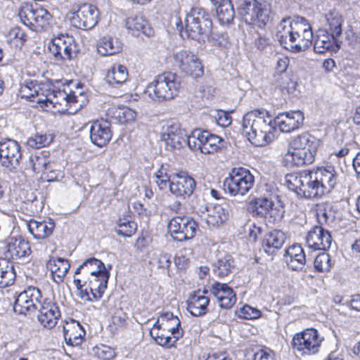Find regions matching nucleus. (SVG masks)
<instances>
[{
	"label": "nucleus",
	"mask_w": 360,
	"mask_h": 360,
	"mask_svg": "<svg viewBox=\"0 0 360 360\" xmlns=\"http://www.w3.org/2000/svg\"><path fill=\"white\" fill-rule=\"evenodd\" d=\"M276 37L280 44L294 53L307 50L312 44L313 32L310 24L303 17L282 19L276 27Z\"/></svg>",
	"instance_id": "f257e3e1"
},
{
	"label": "nucleus",
	"mask_w": 360,
	"mask_h": 360,
	"mask_svg": "<svg viewBox=\"0 0 360 360\" xmlns=\"http://www.w3.org/2000/svg\"><path fill=\"white\" fill-rule=\"evenodd\" d=\"M242 127L245 136L256 146H264L274 139L273 119L264 109L248 112L243 116Z\"/></svg>",
	"instance_id": "f03ea898"
},
{
	"label": "nucleus",
	"mask_w": 360,
	"mask_h": 360,
	"mask_svg": "<svg viewBox=\"0 0 360 360\" xmlns=\"http://www.w3.org/2000/svg\"><path fill=\"white\" fill-rule=\"evenodd\" d=\"M180 81L176 74L165 72L155 77L143 91L145 96L154 101H163L173 98L180 89Z\"/></svg>",
	"instance_id": "7ed1b4c3"
},
{
	"label": "nucleus",
	"mask_w": 360,
	"mask_h": 360,
	"mask_svg": "<svg viewBox=\"0 0 360 360\" xmlns=\"http://www.w3.org/2000/svg\"><path fill=\"white\" fill-rule=\"evenodd\" d=\"M285 184L290 190L304 198L319 199L326 195L311 171L304 174H287Z\"/></svg>",
	"instance_id": "20e7f679"
},
{
	"label": "nucleus",
	"mask_w": 360,
	"mask_h": 360,
	"mask_svg": "<svg viewBox=\"0 0 360 360\" xmlns=\"http://www.w3.org/2000/svg\"><path fill=\"white\" fill-rule=\"evenodd\" d=\"M212 21L207 12L202 8H192L184 18V30L186 36L192 39L205 41L211 34Z\"/></svg>",
	"instance_id": "39448f33"
},
{
	"label": "nucleus",
	"mask_w": 360,
	"mask_h": 360,
	"mask_svg": "<svg viewBox=\"0 0 360 360\" xmlns=\"http://www.w3.org/2000/svg\"><path fill=\"white\" fill-rule=\"evenodd\" d=\"M109 272L103 271L97 275L89 276L83 283L79 278H74L73 283L79 291L81 299L85 301H97L107 288Z\"/></svg>",
	"instance_id": "423d86ee"
},
{
	"label": "nucleus",
	"mask_w": 360,
	"mask_h": 360,
	"mask_svg": "<svg viewBox=\"0 0 360 360\" xmlns=\"http://www.w3.org/2000/svg\"><path fill=\"white\" fill-rule=\"evenodd\" d=\"M255 177L249 169L234 167L224 179V190L231 196L245 195L254 186Z\"/></svg>",
	"instance_id": "0eeeda50"
},
{
	"label": "nucleus",
	"mask_w": 360,
	"mask_h": 360,
	"mask_svg": "<svg viewBox=\"0 0 360 360\" xmlns=\"http://www.w3.org/2000/svg\"><path fill=\"white\" fill-rule=\"evenodd\" d=\"M238 12L245 23L257 27H264L269 21V8L257 0L244 1Z\"/></svg>",
	"instance_id": "6e6552de"
},
{
	"label": "nucleus",
	"mask_w": 360,
	"mask_h": 360,
	"mask_svg": "<svg viewBox=\"0 0 360 360\" xmlns=\"http://www.w3.org/2000/svg\"><path fill=\"white\" fill-rule=\"evenodd\" d=\"M323 340L318 330L311 328L296 333L292 338L291 345L301 355H311L319 352Z\"/></svg>",
	"instance_id": "1a4fd4ad"
},
{
	"label": "nucleus",
	"mask_w": 360,
	"mask_h": 360,
	"mask_svg": "<svg viewBox=\"0 0 360 360\" xmlns=\"http://www.w3.org/2000/svg\"><path fill=\"white\" fill-rule=\"evenodd\" d=\"M167 227L174 240L184 241L195 236L198 225L188 217L176 216L170 219Z\"/></svg>",
	"instance_id": "9d476101"
},
{
	"label": "nucleus",
	"mask_w": 360,
	"mask_h": 360,
	"mask_svg": "<svg viewBox=\"0 0 360 360\" xmlns=\"http://www.w3.org/2000/svg\"><path fill=\"white\" fill-rule=\"evenodd\" d=\"M174 65L183 72L193 77L202 76L204 71L201 62L196 55L189 50H179L172 56Z\"/></svg>",
	"instance_id": "9b49d317"
},
{
	"label": "nucleus",
	"mask_w": 360,
	"mask_h": 360,
	"mask_svg": "<svg viewBox=\"0 0 360 360\" xmlns=\"http://www.w3.org/2000/svg\"><path fill=\"white\" fill-rule=\"evenodd\" d=\"M99 12L91 4H84L76 11L70 13V21L72 26L81 30H90L98 22Z\"/></svg>",
	"instance_id": "f8f14e48"
},
{
	"label": "nucleus",
	"mask_w": 360,
	"mask_h": 360,
	"mask_svg": "<svg viewBox=\"0 0 360 360\" xmlns=\"http://www.w3.org/2000/svg\"><path fill=\"white\" fill-rule=\"evenodd\" d=\"M41 299V291L34 287H29L15 298L13 309L15 313L27 314L34 312L39 308Z\"/></svg>",
	"instance_id": "ddd939ff"
},
{
	"label": "nucleus",
	"mask_w": 360,
	"mask_h": 360,
	"mask_svg": "<svg viewBox=\"0 0 360 360\" xmlns=\"http://www.w3.org/2000/svg\"><path fill=\"white\" fill-rule=\"evenodd\" d=\"M22 158L19 143L11 139H2L0 141V162L3 167L9 169H15Z\"/></svg>",
	"instance_id": "4468645a"
},
{
	"label": "nucleus",
	"mask_w": 360,
	"mask_h": 360,
	"mask_svg": "<svg viewBox=\"0 0 360 360\" xmlns=\"http://www.w3.org/2000/svg\"><path fill=\"white\" fill-rule=\"evenodd\" d=\"M49 50L56 60H65L71 58L77 48L72 36L60 34L49 43Z\"/></svg>",
	"instance_id": "2eb2a0df"
},
{
	"label": "nucleus",
	"mask_w": 360,
	"mask_h": 360,
	"mask_svg": "<svg viewBox=\"0 0 360 360\" xmlns=\"http://www.w3.org/2000/svg\"><path fill=\"white\" fill-rule=\"evenodd\" d=\"M196 186L193 178L186 173L174 174L172 175L169 185L170 192L176 197L186 198L191 196Z\"/></svg>",
	"instance_id": "dca6fc26"
},
{
	"label": "nucleus",
	"mask_w": 360,
	"mask_h": 360,
	"mask_svg": "<svg viewBox=\"0 0 360 360\" xmlns=\"http://www.w3.org/2000/svg\"><path fill=\"white\" fill-rule=\"evenodd\" d=\"M38 309L39 313L37 319L39 323L49 329L55 327L60 317L58 304L49 299H44L43 302L40 301Z\"/></svg>",
	"instance_id": "f3484780"
},
{
	"label": "nucleus",
	"mask_w": 360,
	"mask_h": 360,
	"mask_svg": "<svg viewBox=\"0 0 360 360\" xmlns=\"http://www.w3.org/2000/svg\"><path fill=\"white\" fill-rule=\"evenodd\" d=\"M331 243L330 233L320 226L313 227L306 236V243L313 250H326L330 247Z\"/></svg>",
	"instance_id": "a211bd4d"
},
{
	"label": "nucleus",
	"mask_w": 360,
	"mask_h": 360,
	"mask_svg": "<svg viewBox=\"0 0 360 360\" xmlns=\"http://www.w3.org/2000/svg\"><path fill=\"white\" fill-rule=\"evenodd\" d=\"M304 115L300 110H295L279 113L274 120L273 123L277 125L283 132L288 133L298 129L304 121Z\"/></svg>",
	"instance_id": "6ab92c4d"
},
{
	"label": "nucleus",
	"mask_w": 360,
	"mask_h": 360,
	"mask_svg": "<svg viewBox=\"0 0 360 360\" xmlns=\"http://www.w3.org/2000/svg\"><path fill=\"white\" fill-rule=\"evenodd\" d=\"M89 133L91 143L100 148L106 146L112 136L110 124L104 120L93 122Z\"/></svg>",
	"instance_id": "aec40b11"
},
{
	"label": "nucleus",
	"mask_w": 360,
	"mask_h": 360,
	"mask_svg": "<svg viewBox=\"0 0 360 360\" xmlns=\"http://www.w3.org/2000/svg\"><path fill=\"white\" fill-rule=\"evenodd\" d=\"M311 171L326 194L330 192L339 182V173L333 166L318 167Z\"/></svg>",
	"instance_id": "412c9836"
},
{
	"label": "nucleus",
	"mask_w": 360,
	"mask_h": 360,
	"mask_svg": "<svg viewBox=\"0 0 360 360\" xmlns=\"http://www.w3.org/2000/svg\"><path fill=\"white\" fill-rule=\"evenodd\" d=\"M274 201L266 197L253 198L248 206V211L255 217H273L277 212Z\"/></svg>",
	"instance_id": "4be33fe9"
},
{
	"label": "nucleus",
	"mask_w": 360,
	"mask_h": 360,
	"mask_svg": "<svg viewBox=\"0 0 360 360\" xmlns=\"http://www.w3.org/2000/svg\"><path fill=\"white\" fill-rule=\"evenodd\" d=\"M187 132L178 124L168 125L162 132V139L172 149H180L186 145Z\"/></svg>",
	"instance_id": "5701e85b"
},
{
	"label": "nucleus",
	"mask_w": 360,
	"mask_h": 360,
	"mask_svg": "<svg viewBox=\"0 0 360 360\" xmlns=\"http://www.w3.org/2000/svg\"><path fill=\"white\" fill-rule=\"evenodd\" d=\"M31 254V248L27 241L21 238H11L5 247L4 255L6 259H20L28 257Z\"/></svg>",
	"instance_id": "b1692460"
},
{
	"label": "nucleus",
	"mask_w": 360,
	"mask_h": 360,
	"mask_svg": "<svg viewBox=\"0 0 360 360\" xmlns=\"http://www.w3.org/2000/svg\"><path fill=\"white\" fill-rule=\"evenodd\" d=\"M212 293L216 297L220 307L231 308L236 302L233 289L226 283H214L212 285Z\"/></svg>",
	"instance_id": "393cba45"
},
{
	"label": "nucleus",
	"mask_w": 360,
	"mask_h": 360,
	"mask_svg": "<svg viewBox=\"0 0 360 360\" xmlns=\"http://www.w3.org/2000/svg\"><path fill=\"white\" fill-rule=\"evenodd\" d=\"M336 39L337 37H333L326 30H319L314 37V51L317 53H324L328 51H337L339 49V46L335 44Z\"/></svg>",
	"instance_id": "a878e982"
},
{
	"label": "nucleus",
	"mask_w": 360,
	"mask_h": 360,
	"mask_svg": "<svg viewBox=\"0 0 360 360\" xmlns=\"http://www.w3.org/2000/svg\"><path fill=\"white\" fill-rule=\"evenodd\" d=\"M284 257L288 266L293 271L301 270L305 265V254L300 245L290 246L285 250Z\"/></svg>",
	"instance_id": "bb28decb"
},
{
	"label": "nucleus",
	"mask_w": 360,
	"mask_h": 360,
	"mask_svg": "<svg viewBox=\"0 0 360 360\" xmlns=\"http://www.w3.org/2000/svg\"><path fill=\"white\" fill-rule=\"evenodd\" d=\"M86 334L82 326L75 320L67 322L63 327V335L68 345L72 346L79 345Z\"/></svg>",
	"instance_id": "cd10ccee"
},
{
	"label": "nucleus",
	"mask_w": 360,
	"mask_h": 360,
	"mask_svg": "<svg viewBox=\"0 0 360 360\" xmlns=\"http://www.w3.org/2000/svg\"><path fill=\"white\" fill-rule=\"evenodd\" d=\"M315 153L309 152V149L304 151L288 148L285 154L284 160L289 166H303L314 162Z\"/></svg>",
	"instance_id": "c85d7f7f"
},
{
	"label": "nucleus",
	"mask_w": 360,
	"mask_h": 360,
	"mask_svg": "<svg viewBox=\"0 0 360 360\" xmlns=\"http://www.w3.org/2000/svg\"><path fill=\"white\" fill-rule=\"evenodd\" d=\"M125 26L132 35L136 37H139L141 34L150 37L154 34L153 29L150 27L148 22L142 16H135L127 18Z\"/></svg>",
	"instance_id": "c756f323"
},
{
	"label": "nucleus",
	"mask_w": 360,
	"mask_h": 360,
	"mask_svg": "<svg viewBox=\"0 0 360 360\" xmlns=\"http://www.w3.org/2000/svg\"><path fill=\"white\" fill-rule=\"evenodd\" d=\"M30 233L36 239H45L50 236L55 228V223L51 220H30L27 224Z\"/></svg>",
	"instance_id": "7c9ffc66"
},
{
	"label": "nucleus",
	"mask_w": 360,
	"mask_h": 360,
	"mask_svg": "<svg viewBox=\"0 0 360 360\" xmlns=\"http://www.w3.org/2000/svg\"><path fill=\"white\" fill-rule=\"evenodd\" d=\"M285 240L283 232L273 230L267 233L262 241V248L269 255H273L277 250L281 248Z\"/></svg>",
	"instance_id": "2f4dec72"
},
{
	"label": "nucleus",
	"mask_w": 360,
	"mask_h": 360,
	"mask_svg": "<svg viewBox=\"0 0 360 360\" xmlns=\"http://www.w3.org/2000/svg\"><path fill=\"white\" fill-rule=\"evenodd\" d=\"M46 265L51 272L53 281L57 283L63 282L70 267L68 260L60 257L51 258Z\"/></svg>",
	"instance_id": "473e14b6"
},
{
	"label": "nucleus",
	"mask_w": 360,
	"mask_h": 360,
	"mask_svg": "<svg viewBox=\"0 0 360 360\" xmlns=\"http://www.w3.org/2000/svg\"><path fill=\"white\" fill-rule=\"evenodd\" d=\"M210 299L200 292L191 295L187 301V309L194 316H202L207 312Z\"/></svg>",
	"instance_id": "72a5a7b5"
},
{
	"label": "nucleus",
	"mask_w": 360,
	"mask_h": 360,
	"mask_svg": "<svg viewBox=\"0 0 360 360\" xmlns=\"http://www.w3.org/2000/svg\"><path fill=\"white\" fill-rule=\"evenodd\" d=\"M318 145V141L314 136L308 133H303L292 139L288 148L304 151L309 149V152L316 153Z\"/></svg>",
	"instance_id": "f704fd0d"
},
{
	"label": "nucleus",
	"mask_w": 360,
	"mask_h": 360,
	"mask_svg": "<svg viewBox=\"0 0 360 360\" xmlns=\"http://www.w3.org/2000/svg\"><path fill=\"white\" fill-rule=\"evenodd\" d=\"M128 70L121 64H114L107 72L106 82L112 87L124 84L128 79Z\"/></svg>",
	"instance_id": "c9c22d12"
},
{
	"label": "nucleus",
	"mask_w": 360,
	"mask_h": 360,
	"mask_svg": "<svg viewBox=\"0 0 360 360\" xmlns=\"http://www.w3.org/2000/svg\"><path fill=\"white\" fill-rule=\"evenodd\" d=\"M207 210V214L205 220L210 227H219L228 219V211L220 205L210 207Z\"/></svg>",
	"instance_id": "e433bc0d"
},
{
	"label": "nucleus",
	"mask_w": 360,
	"mask_h": 360,
	"mask_svg": "<svg viewBox=\"0 0 360 360\" xmlns=\"http://www.w3.org/2000/svg\"><path fill=\"white\" fill-rule=\"evenodd\" d=\"M215 4L216 15L221 24L229 25L234 19L235 11L230 0H220Z\"/></svg>",
	"instance_id": "4c0bfd02"
},
{
	"label": "nucleus",
	"mask_w": 360,
	"mask_h": 360,
	"mask_svg": "<svg viewBox=\"0 0 360 360\" xmlns=\"http://www.w3.org/2000/svg\"><path fill=\"white\" fill-rule=\"evenodd\" d=\"M97 50L101 56H110L122 50L120 41L112 37H103L97 42Z\"/></svg>",
	"instance_id": "58836bf2"
},
{
	"label": "nucleus",
	"mask_w": 360,
	"mask_h": 360,
	"mask_svg": "<svg viewBox=\"0 0 360 360\" xmlns=\"http://www.w3.org/2000/svg\"><path fill=\"white\" fill-rule=\"evenodd\" d=\"M36 6L29 3H22L18 8V15L21 22L32 30H35Z\"/></svg>",
	"instance_id": "ea45409f"
},
{
	"label": "nucleus",
	"mask_w": 360,
	"mask_h": 360,
	"mask_svg": "<svg viewBox=\"0 0 360 360\" xmlns=\"http://www.w3.org/2000/svg\"><path fill=\"white\" fill-rule=\"evenodd\" d=\"M150 335L157 344L162 347H172L177 341L173 338V335L162 329V327L155 325L153 326Z\"/></svg>",
	"instance_id": "a19ab883"
},
{
	"label": "nucleus",
	"mask_w": 360,
	"mask_h": 360,
	"mask_svg": "<svg viewBox=\"0 0 360 360\" xmlns=\"http://www.w3.org/2000/svg\"><path fill=\"white\" fill-rule=\"evenodd\" d=\"M15 279V272L12 264L6 259H0V288L11 285Z\"/></svg>",
	"instance_id": "79ce46f5"
},
{
	"label": "nucleus",
	"mask_w": 360,
	"mask_h": 360,
	"mask_svg": "<svg viewBox=\"0 0 360 360\" xmlns=\"http://www.w3.org/2000/svg\"><path fill=\"white\" fill-rule=\"evenodd\" d=\"M326 20L333 37H340L342 34V26L344 21L342 15L338 12L332 11L326 15Z\"/></svg>",
	"instance_id": "37998d69"
},
{
	"label": "nucleus",
	"mask_w": 360,
	"mask_h": 360,
	"mask_svg": "<svg viewBox=\"0 0 360 360\" xmlns=\"http://www.w3.org/2000/svg\"><path fill=\"white\" fill-rule=\"evenodd\" d=\"M38 95L36 96V102L38 103L57 104L58 101H54V92L49 83H41L37 84Z\"/></svg>",
	"instance_id": "c03bdc74"
},
{
	"label": "nucleus",
	"mask_w": 360,
	"mask_h": 360,
	"mask_svg": "<svg viewBox=\"0 0 360 360\" xmlns=\"http://www.w3.org/2000/svg\"><path fill=\"white\" fill-rule=\"evenodd\" d=\"M233 268V259L231 255H227L217 260L214 265L213 270L217 276L223 278L227 276Z\"/></svg>",
	"instance_id": "a18cd8bd"
},
{
	"label": "nucleus",
	"mask_w": 360,
	"mask_h": 360,
	"mask_svg": "<svg viewBox=\"0 0 360 360\" xmlns=\"http://www.w3.org/2000/svg\"><path fill=\"white\" fill-rule=\"evenodd\" d=\"M29 164L36 173L43 172L51 168L49 158L42 153L32 155L30 158Z\"/></svg>",
	"instance_id": "49530a36"
},
{
	"label": "nucleus",
	"mask_w": 360,
	"mask_h": 360,
	"mask_svg": "<svg viewBox=\"0 0 360 360\" xmlns=\"http://www.w3.org/2000/svg\"><path fill=\"white\" fill-rule=\"evenodd\" d=\"M117 226L118 229H116V233L123 237H131L135 233L137 229L136 224L127 217L120 219Z\"/></svg>",
	"instance_id": "de8ad7c7"
},
{
	"label": "nucleus",
	"mask_w": 360,
	"mask_h": 360,
	"mask_svg": "<svg viewBox=\"0 0 360 360\" xmlns=\"http://www.w3.org/2000/svg\"><path fill=\"white\" fill-rule=\"evenodd\" d=\"M84 274L89 276L97 275L103 271H107L103 263L94 257L89 258L83 262Z\"/></svg>",
	"instance_id": "09e8293b"
},
{
	"label": "nucleus",
	"mask_w": 360,
	"mask_h": 360,
	"mask_svg": "<svg viewBox=\"0 0 360 360\" xmlns=\"http://www.w3.org/2000/svg\"><path fill=\"white\" fill-rule=\"evenodd\" d=\"M35 15H37L35 30L46 28L49 25L51 20V15L47 10L41 6H36Z\"/></svg>",
	"instance_id": "8fccbe9b"
},
{
	"label": "nucleus",
	"mask_w": 360,
	"mask_h": 360,
	"mask_svg": "<svg viewBox=\"0 0 360 360\" xmlns=\"http://www.w3.org/2000/svg\"><path fill=\"white\" fill-rule=\"evenodd\" d=\"M37 83L32 80H26L20 89V94L22 98H26L30 101H35L37 95H38Z\"/></svg>",
	"instance_id": "3c124183"
},
{
	"label": "nucleus",
	"mask_w": 360,
	"mask_h": 360,
	"mask_svg": "<svg viewBox=\"0 0 360 360\" xmlns=\"http://www.w3.org/2000/svg\"><path fill=\"white\" fill-rule=\"evenodd\" d=\"M162 329L173 335V338L178 340L183 336L184 332L181 328V321L177 316L170 319L167 324L164 323Z\"/></svg>",
	"instance_id": "603ef678"
},
{
	"label": "nucleus",
	"mask_w": 360,
	"mask_h": 360,
	"mask_svg": "<svg viewBox=\"0 0 360 360\" xmlns=\"http://www.w3.org/2000/svg\"><path fill=\"white\" fill-rule=\"evenodd\" d=\"M314 266L319 272H328L331 268L330 255L326 252L320 253L314 259Z\"/></svg>",
	"instance_id": "864d4df0"
},
{
	"label": "nucleus",
	"mask_w": 360,
	"mask_h": 360,
	"mask_svg": "<svg viewBox=\"0 0 360 360\" xmlns=\"http://www.w3.org/2000/svg\"><path fill=\"white\" fill-rule=\"evenodd\" d=\"M171 258L172 255L169 253H154L150 262L159 269H168L172 263Z\"/></svg>",
	"instance_id": "5fc2aeb1"
},
{
	"label": "nucleus",
	"mask_w": 360,
	"mask_h": 360,
	"mask_svg": "<svg viewBox=\"0 0 360 360\" xmlns=\"http://www.w3.org/2000/svg\"><path fill=\"white\" fill-rule=\"evenodd\" d=\"M167 167L161 165L159 169L155 172L156 184L160 189H165L171 183L172 176H169L167 173Z\"/></svg>",
	"instance_id": "6e6d98bb"
},
{
	"label": "nucleus",
	"mask_w": 360,
	"mask_h": 360,
	"mask_svg": "<svg viewBox=\"0 0 360 360\" xmlns=\"http://www.w3.org/2000/svg\"><path fill=\"white\" fill-rule=\"evenodd\" d=\"M52 141L51 136L46 134H36L28 139L27 144L34 148H40L49 145Z\"/></svg>",
	"instance_id": "4d7b16f0"
},
{
	"label": "nucleus",
	"mask_w": 360,
	"mask_h": 360,
	"mask_svg": "<svg viewBox=\"0 0 360 360\" xmlns=\"http://www.w3.org/2000/svg\"><path fill=\"white\" fill-rule=\"evenodd\" d=\"M136 117V112L128 107L120 108L117 112V117L121 123L132 122Z\"/></svg>",
	"instance_id": "13d9d810"
},
{
	"label": "nucleus",
	"mask_w": 360,
	"mask_h": 360,
	"mask_svg": "<svg viewBox=\"0 0 360 360\" xmlns=\"http://www.w3.org/2000/svg\"><path fill=\"white\" fill-rule=\"evenodd\" d=\"M261 316V311L250 305H244L239 310V316L245 319H255Z\"/></svg>",
	"instance_id": "bf43d9fd"
},
{
	"label": "nucleus",
	"mask_w": 360,
	"mask_h": 360,
	"mask_svg": "<svg viewBox=\"0 0 360 360\" xmlns=\"http://www.w3.org/2000/svg\"><path fill=\"white\" fill-rule=\"evenodd\" d=\"M95 354L102 360H110L115 357V352L111 347L102 345L96 347Z\"/></svg>",
	"instance_id": "052dcab7"
},
{
	"label": "nucleus",
	"mask_w": 360,
	"mask_h": 360,
	"mask_svg": "<svg viewBox=\"0 0 360 360\" xmlns=\"http://www.w3.org/2000/svg\"><path fill=\"white\" fill-rule=\"evenodd\" d=\"M205 39L212 42L214 46H224L227 43V34L225 33L214 32L211 30L209 37L205 38Z\"/></svg>",
	"instance_id": "680f3d73"
},
{
	"label": "nucleus",
	"mask_w": 360,
	"mask_h": 360,
	"mask_svg": "<svg viewBox=\"0 0 360 360\" xmlns=\"http://www.w3.org/2000/svg\"><path fill=\"white\" fill-rule=\"evenodd\" d=\"M254 360H275L274 353L268 348L259 349L254 354Z\"/></svg>",
	"instance_id": "e2e57ef3"
},
{
	"label": "nucleus",
	"mask_w": 360,
	"mask_h": 360,
	"mask_svg": "<svg viewBox=\"0 0 360 360\" xmlns=\"http://www.w3.org/2000/svg\"><path fill=\"white\" fill-rule=\"evenodd\" d=\"M199 136H196L194 131H192L191 135L186 134V145H187L192 150H199L201 152V148L198 143Z\"/></svg>",
	"instance_id": "0e129e2a"
},
{
	"label": "nucleus",
	"mask_w": 360,
	"mask_h": 360,
	"mask_svg": "<svg viewBox=\"0 0 360 360\" xmlns=\"http://www.w3.org/2000/svg\"><path fill=\"white\" fill-rule=\"evenodd\" d=\"M283 80L281 84V87L283 89H285L288 94H293L295 91L297 83L296 82L292 81L288 77H283L281 78Z\"/></svg>",
	"instance_id": "69168bd1"
},
{
	"label": "nucleus",
	"mask_w": 360,
	"mask_h": 360,
	"mask_svg": "<svg viewBox=\"0 0 360 360\" xmlns=\"http://www.w3.org/2000/svg\"><path fill=\"white\" fill-rule=\"evenodd\" d=\"M175 316H174L170 311L162 312L153 325L160 326V327H163L164 323L167 324L169 323V321H170V319H172V318H174Z\"/></svg>",
	"instance_id": "338daca9"
},
{
	"label": "nucleus",
	"mask_w": 360,
	"mask_h": 360,
	"mask_svg": "<svg viewBox=\"0 0 360 360\" xmlns=\"http://www.w3.org/2000/svg\"><path fill=\"white\" fill-rule=\"evenodd\" d=\"M289 65V59L288 57L278 58L276 62V70L279 73L285 72Z\"/></svg>",
	"instance_id": "774afa93"
}]
</instances>
